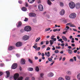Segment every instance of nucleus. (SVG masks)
Masks as SVG:
<instances>
[{
    "mask_svg": "<svg viewBox=\"0 0 80 80\" xmlns=\"http://www.w3.org/2000/svg\"><path fill=\"white\" fill-rule=\"evenodd\" d=\"M69 7L71 8H75V3L73 2H71L69 3Z\"/></svg>",
    "mask_w": 80,
    "mask_h": 80,
    "instance_id": "obj_1",
    "label": "nucleus"
},
{
    "mask_svg": "<svg viewBox=\"0 0 80 80\" xmlns=\"http://www.w3.org/2000/svg\"><path fill=\"white\" fill-rule=\"evenodd\" d=\"M77 17V14L75 13H72L69 15V17L71 18H75Z\"/></svg>",
    "mask_w": 80,
    "mask_h": 80,
    "instance_id": "obj_2",
    "label": "nucleus"
},
{
    "mask_svg": "<svg viewBox=\"0 0 80 80\" xmlns=\"http://www.w3.org/2000/svg\"><path fill=\"white\" fill-rule=\"evenodd\" d=\"M24 30L26 32H30L31 31V27L29 26H26L24 28Z\"/></svg>",
    "mask_w": 80,
    "mask_h": 80,
    "instance_id": "obj_3",
    "label": "nucleus"
},
{
    "mask_svg": "<svg viewBox=\"0 0 80 80\" xmlns=\"http://www.w3.org/2000/svg\"><path fill=\"white\" fill-rule=\"evenodd\" d=\"M29 16L30 17H35L36 16V14L34 13L31 12L29 13Z\"/></svg>",
    "mask_w": 80,
    "mask_h": 80,
    "instance_id": "obj_4",
    "label": "nucleus"
},
{
    "mask_svg": "<svg viewBox=\"0 0 80 80\" xmlns=\"http://www.w3.org/2000/svg\"><path fill=\"white\" fill-rule=\"evenodd\" d=\"M38 8L40 11H42L43 10V7L41 4L38 5Z\"/></svg>",
    "mask_w": 80,
    "mask_h": 80,
    "instance_id": "obj_5",
    "label": "nucleus"
},
{
    "mask_svg": "<svg viewBox=\"0 0 80 80\" xmlns=\"http://www.w3.org/2000/svg\"><path fill=\"white\" fill-rule=\"evenodd\" d=\"M19 77V74L17 73H16L15 74L14 76V79L15 80H16L17 78H18Z\"/></svg>",
    "mask_w": 80,
    "mask_h": 80,
    "instance_id": "obj_6",
    "label": "nucleus"
},
{
    "mask_svg": "<svg viewBox=\"0 0 80 80\" xmlns=\"http://www.w3.org/2000/svg\"><path fill=\"white\" fill-rule=\"evenodd\" d=\"M17 64L14 63L12 66V69H15L16 68H17Z\"/></svg>",
    "mask_w": 80,
    "mask_h": 80,
    "instance_id": "obj_7",
    "label": "nucleus"
},
{
    "mask_svg": "<svg viewBox=\"0 0 80 80\" xmlns=\"http://www.w3.org/2000/svg\"><path fill=\"white\" fill-rule=\"evenodd\" d=\"M29 38V37L28 36H24L22 38L23 40H27Z\"/></svg>",
    "mask_w": 80,
    "mask_h": 80,
    "instance_id": "obj_8",
    "label": "nucleus"
},
{
    "mask_svg": "<svg viewBox=\"0 0 80 80\" xmlns=\"http://www.w3.org/2000/svg\"><path fill=\"white\" fill-rule=\"evenodd\" d=\"M21 45H22V43L20 42H18L16 44V47H21Z\"/></svg>",
    "mask_w": 80,
    "mask_h": 80,
    "instance_id": "obj_9",
    "label": "nucleus"
},
{
    "mask_svg": "<svg viewBox=\"0 0 80 80\" xmlns=\"http://www.w3.org/2000/svg\"><path fill=\"white\" fill-rule=\"evenodd\" d=\"M21 63L22 65L25 64V60L23 59H21Z\"/></svg>",
    "mask_w": 80,
    "mask_h": 80,
    "instance_id": "obj_10",
    "label": "nucleus"
},
{
    "mask_svg": "<svg viewBox=\"0 0 80 80\" xmlns=\"http://www.w3.org/2000/svg\"><path fill=\"white\" fill-rule=\"evenodd\" d=\"M61 15H63L65 14V10L62 9L60 12Z\"/></svg>",
    "mask_w": 80,
    "mask_h": 80,
    "instance_id": "obj_11",
    "label": "nucleus"
},
{
    "mask_svg": "<svg viewBox=\"0 0 80 80\" xmlns=\"http://www.w3.org/2000/svg\"><path fill=\"white\" fill-rule=\"evenodd\" d=\"M76 7L77 9L80 8V3H78L76 4Z\"/></svg>",
    "mask_w": 80,
    "mask_h": 80,
    "instance_id": "obj_12",
    "label": "nucleus"
},
{
    "mask_svg": "<svg viewBox=\"0 0 80 80\" xmlns=\"http://www.w3.org/2000/svg\"><path fill=\"white\" fill-rule=\"evenodd\" d=\"M6 73H7L6 78H8V77H9V76H10V72L8 71H7L6 72Z\"/></svg>",
    "mask_w": 80,
    "mask_h": 80,
    "instance_id": "obj_13",
    "label": "nucleus"
},
{
    "mask_svg": "<svg viewBox=\"0 0 80 80\" xmlns=\"http://www.w3.org/2000/svg\"><path fill=\"white\" fill-rule=\"evenodd\" d=\"M53 76V73L52 72H50L48 74V76L49 77H52Z\"/></svg>",
    "mask_w": 80,
    "mask_h": 80,
    "instance_id": "obj_14",
    "label": "nucleus"
},
{
    "mask_svg": "<svg viewBox=\"0 0 80 80\" xmlns=\"http://www.w3.org/2000/svg\"><path fill=\"white\" fill-rule=\"evenodd\" d=\"M55 36H52L51 37V39L52 40H53L54 41H56L57 40V39L56 38H54V37H55Z\"/></svg>",
    "mask_w": 80,
    "mask_h": 80,
    "instance_id": "obj_15",
    "label": "nucleus"
},
{
    "mask_svg": "<svg viewBox=\"0 0 80 80\" xmlns=\"http://www.w3.org/2000/svg\"><path fill=\"white\" fill-rule=\"evenodd\" d=\"M68 51L69 54H70V55H71V54H72V53H73V51H72L70 49H68Z\"/></svg>",
    "mask_w": 80,
    "mask_h": 80,
    "instance_id": "obj_16",
    "label": "nucleus"
},
{
    "mask_svg": "<svg viewBox=\"0 0 80 80\" xmlns=\"http://www.w3.org/2000/svg\"><path fill=\"white\" fill-rule=\"evenodd\" d=\"M45 55H47V57H49L50 56V52H48V53H47V52H45Z\"/></svg>",
    "mask_w": 80,
    "mask_h": 80,
    "instance_id": "obj_17",
    "label": "nucleus"
},
{
    "mask_svg": "<svg viewBox=\"0 0 80 80\" xmlns=\"http://www.w3.org/2000/svg\"><path fill=\"white\" fill-rule=\"evenodd\" d=\"M22 11L25 12V11H27V8L25 7H23L22 8Z\"/></svg>",
    "mask_w": 80,
    "mask_h": 80,
    "instance_id": "obj_18",
    "label": "nucleus"
},
{
    "mask_svg": "<svg viewBox=\"0 0 80 80\" xmlns=\"http://www.w3.org/2000/svg\"><path fill=\"white\" fill-rule=\"evenodd\" d=\"M62 39L64 40V41H67V38H66V37L65 36H62Z\"/></svg>",
    "mask_w": 80,
    "mask_h": 80,
    "instance_id": "obj_19",
    "label": "nucleus"
},
{
    "mask_svg": "<svg viewBox=\"0 0 80 80\" xmlns=\"http://www.w3.org/2000/svg\"><path fill=\"white\" fill-rule=\"evenodd\" d=\"M22 22H21V21H19L18 22V25L17 26V27H20L22 25Z\"/></svg>",
    "mask_w": 80,
    "mask_h": 80,
    "instance_id": "obj_20",
    "label": "nucleus"
},
{
    "mask_svg": "<svg viewBox=\"0 0 80 80\" xmlns=\"http://www.w3.org/2000/svg\"><path fill=\"white\" fill-rule=\"evenodd\" d=\"M28 71H33V68H28Z\"/></svg>",
    "mask_w": 80,
    "mask_h": 80,
    "instance_id": "obj_21",
    "label": "nucleus"
},
{
    "mask_svg": "<svg viewBox=\"0 0 80 80\" xmlns=\"http://www.w3.org/2000/svg\"><path fill=\"white\" fill-rule=\"evenodd\" d=\"M49 42L51 45H52L53 43H54V41L53 40H50Z\"/></svg>",
    "mask_w": 80,
    "mask_h": 80,
    "instance_id": "obj_22",
    "label": "nucleus"
},
{
    "mask_svg": "<svg viewBox=\"0 0 80 80\" xmlns=\"http://www.w3.org/2000/svg\"><path fill=\"white\" fill-rule=\"evenodd\" d=\"M35 0H28V2H29L30 3H32Z\"/></svg>",
    "mask_w": 80,
    "mask_h": 80,
    "instance_id": "obj_23",
    "label": "nucleus"
},
{
    "mask_svg": "<svg viewBox=\"0 0 80 80\" xmlns=\"http://www.w3.org/2000/svg\"><path fill=\"white\" fill-rule=\"evenodd\" d=\"M35 70L37 72H39V70H40V69H39V68H38V66H37L36 67Z\"/></svg>",
    "mask_w": 80,
    "mask_h": 80,
    "instance_id": "obj_24",
    "label": "nucleus"
},
{
    "mask_svg": "<svg viewBox=\"0 0 80 80\" xmlns=\"http://www.w3.org/2000/svg\"><path fill=\"white\" fill-rule=\"evenodd\" d=\"M65 78H66V79L67 80H70V77L66 76Z\"/></svg>",
    "mask_w": 80,
    "mask_h": 80,
    "instance_id": "obj_25",
    "label": "nucleus"
},
{
    "mask_svg": "<svg viewBox=\"0 0 80 80\" xmlns=\"http://www.w3.org/2000/svg\"><path fill=\"white\" fill-rule=\"evenodd\" d=\"M60 7H63V3L62 2H60Z\"/></svg>",
    "mask_w": 80,
    "mask_h": 80,
    "instance_id": "obj_26",
    "label": "nucleus"
},
{
    "mask_svg": "<svg viewBox=\"0 0 80 80\" xmlns=\"http://www.w3.org/2000/svg\"><path fill=\"white\" fill-rule=\"evenodd\" d=\"M70 27H75V28H76V26L73 24H72L71 25H70Z\"/></svg>",
    "mask_w": 80,
    "mask_h": 80,
    "instance_id": "obj_27",
    "label": "nucleus"
},
{
    "mask_svg": "<svg viewBox=\"0 0 80 80\" xmlns=\"http://www.w3.org/2000/svg\"><path fill=\"white\" fill-rule=\"evenodd\" d=\"M8 50H12L13 49V47L10 46L8 48Z\"/></svg>",
    "mask_w": 80,
    "mask_h": 80,
    "instance_id": "obj_28",
    "label": "nucleus"
},
{
    "mask_svg": "<svg viewBox=\"0 0 80 80\" xmlns=\"http://www.w3.org/2000/svg\"><path fill=\"white\" fill-rule=\"evenodd\" d=\"M23 77H21L18 78V80H23Z\"/></svg>",
    "mask_w": 80,
    "mask_h": 80,
    "instance_id": "obj_29",
    "label": "nucleus"
},
{
    "mask_svg": "<svg viewBox=\"0 0 80 80\" xmlns=\"http://www.w3.org/2000/svg\"><path fill=\"white\" fill-rule=\"evenodd\" d=\"M40 40V38L39 37L38 38H37L36 39L35 41L36 42H38V41H39Z\"/></svg>",
    "mask_w": 80,
    "mask_h": 80,
    "instance_id": "obj_30",
    "label": "nucleus"
},
{
    "mask_svg": "<svg viewBox=\"0 0 80 80\" xmlns=\"http://www.w3.org/2000/svg\"><path fill=\"white\" fill-rule=\"evenodd\" d=\"M48 5H51V4H52V2H50V0H48Z\"/></svg>",
    "mask_w": 80,
    "mask_h": 80,
    "instance_id": "obj_31",
    "label": "nucleus"
},
{
    "mask_svg": "<svg viewBox=\"0 0 80 80\" xmlns=\"http://www.w3.org/2000/svg\"><path fill=\"white\" fill-rule=\"evenodd\" d=\"M77 78L78 80H80V74H79L78 75Z\"/></svg>",
    "mask_w": 80,
    "mask_h": 80,
    "instance_id": "obj_32",
    "label": "nucleus"
},
{
    "mask_svg": "<svg viewBox=\"0 0 80 80\" xmlns=\"http://www.w3.org/2000/svg\"><path fill=\"white\" fill-rule=\"evenodd\" d=\"M28 61L30 63H33V62L32 61V60H31V59H29Z\"/></svg>",
    "mask_w": 80,
    "mask_h": 80,
    "instance_id": "obj_33",
    "label": "nucleus"
},
{
    "mask_svg": "<svg viewBox=\"0 0 80 80\" xmlns=\"http://www.w3.org/2000/svg\"><path fill=\"white\" fill-rule=\"evenodd\" d=\"M51 28H46L45 29V31H49L50 30Z\"/></svg>",
    "mask_w": 80,
    "mask_h": 80,
    "instance_id": "obj_34",
    "label": "nucleus"
},
{
    "mask_svg": "<svg viewBox=\"0 0 80 80\" xmlns=\"http://www.w3.org/2000/svg\"><path fill=\"white\" fill-rule=\"evenodd\" d=\"M58 80H64V79L62 77H60L58 78Z\"/></svg>",
    "mask_w": 80,
    "mask_h": 80,
    "instance_id": "obj_35",
    "label": "nucleus"
},
{
    "mask_svg": "<svg viewBox=\"0 0 80 80\" xmlns=\"http://www.w3.org/2000/svg\"><path fill=\"white\" fill-rule=\"evenodd\" d=\"M28 18H25V19L24 20V21L25 22H27V21H28Z\"/></svg>",
    "mask_w": 80,
    "mask_h": 80,
    "instance_id": "obj_36",
    "label": "nucleus"
},
{
    "mask_svg": "<svg viewBox=\"0 0 80 80\" xmlns=\"http://www.w3.org/2000/svg\"><path fill=\"white\" fill-rule=\"evenodd\" d=\"M33 47L35 49H37V46L36 45H34V46H33Z\"/></svg>",
    "mask_w": 80,
    "mask_h": 80,
    "instance_id": "obj_37",
    "label": "nucleus"
},
{
    "mask_svg": "<svg viewBox=\"0 0 80 80\" xmlns=\"http://www.w3.org/2000/svg\"><path fill=\"white\" fill-rule=\"evenodd\" d=\"M72 23L71 22H69L66 25H71Z\"/></svg>",
    "mask_w": 80,
    "mask_h": 80,
    "instance_id": "obj_38",
    "label": "nucleus"
},
{
    "mask_svg": "<svg viewBox=\"0 0 80 80\" xmlns=\"http://www.w3.org/2000/svg\"><path fill=\"white\" fill-rule=\"evenodd\" d=\"M46 47V46H45V45H43L42 46V49H43V48H45Z\"/></svg>",
    "mask_w": 80,
    "mask_h": 80,
    "instance_id": "obj_39",
    "label": "nucleus"
},
{
    "mask_svg": "<svg viewBox=\"0 0 80 80\" xmlns=\"http://www.w3.org/2000/svg\"><path fill=\"white\" fill-rule=\"evenodd\" d=\"M54 52H55V53H58L59 51H58V50H55Z\"/></svg>",
    "mask_w": 80,
    "mask_h": 80,
    "instance_id": "obj_40",
    "label": "nucleus"
},
{
    "mask_svg": "<svg viewBox=\"0 0 80 80\" xmlns=\"http://www.w3.org/2000/svg\"><path fill=\"white\" fill-rule=\"evenodd\" d=\"M56 49H60V48H61V47H56Z\"/></svg>",
    "mask_w": 80,
    "mask_h": 80,
    "instance_id": "obj_41",
    "label": "nucleus"
},
{
    "mask_svg": "<svg viewBox=\"0 0 80 80\" xmlns=\"http://www.w3.org/2000/svg\"><path fill=\"white\" fill-rule=\"evenodd\" d=\"M48 60H49V62H51V61L52 60V59H51V58H48Z\"/></svg>",
    "mask_w": 80,
    "mask_h": 80,
    "instance_id": "obj_42",
    "label": "nucleus"
},
{
    "mask_svg": "<svg viewBox=\"0 0 80 80\" xmlns=\"http://www.w3.org/2000/svg\"><path fill=\"white\" fill-rule=\"evenodd\" d=\"M67 73L69 75H70L71 74V72L70 71H67Z\"/></svg>",
    "mask_w": 80,
    "mask_h": 80,
    "instance_id": "obj_43",
    "label": "nucleus"
},
{
    "mask_svg": "<svg viewBox=\"0 0 80 80\" xmlns=\"http://www.w3.org/2000/svg\"><path fill=\"white\" fill-rule=\"evenodd\" d=\"M69 61L71 62H73V59H70Z\"/></svg>",
    "mask_w": 80,
    "mask_h": 80,
    "instance_id": "obj_44",
    "label": "nucleus"
},
{
    "mask_svg": "<svg viewBox=\"0 0 80 80\" xmlns=\"http://www.w3.org/2000/svg\"><path fill=\"white\" fill-rule=\"evenodd\" d=\"M40 76L41 77H42V78H43V73H41L40 74Z\"/></svg>",
    "mask_w": 80,
    "mask_h": 80,
    "instance_id": "obj_45",
    "label": "nucleus"
},
{
    "mask_svg": "<svg viewBox=\"0 0 80 80\" xmlns=\"http://www.w3.org/2000/svg\"><path fill=\"white\" fill-rule=\"evenodd\" d=\"M40 50V47H39L36 49V50H38V51H39V50Z\"/></svg>",
    "mask_w": 80,
    "mask_h": 80,
    "instance_id": "obj_46",
    "label": "nucleus"
},
{
    "mask_svg": "<svg viewBox=\"0 0 80 80\" xmlns=\"http://www.w3.org/2000/svg\"><path fill=\"white\" fill-rule=\"evenodd\" d=\"M38 3H41V1L39 0L37 1Z\"/></svg>",
    "mask_w": 80,
    "mask_h": 80,
    "instance_id": "obj_47",
    "label": "nucleus"
},
{
    "mask_svg": "<svg viewBox=\"0 0 80 80\" xmlns=\"http://www.w3.org/2000/svg\"><path fill=\"white\" fill-rule=\"evenodd\" d=\"M49 43V41H46V45H48V44Z\"/></svg>",
    "mask_w": 80,
    "mask_h": 80,
    "instance_id": "obj_48",
    "label": "nucleus"
},
{
    "mask_svg": "<svg viewBox=\"0 0 80 80\" xmlns=\"http://www.w3.org/2000/svg\"><path fill=\"white\" fill-rule=\"evenodd\" d=\"M50 48L49 47H48L46 49V50H50Z\"/></svg>",
    "mask_w": 80,
    "mask_h": 80,
    "instance_id": "obj_49",
    "label": "nucleus"
},
{
    "mask_svg": "<svg viewBox=\"0 0 80 80\" xmlns=\"http://www.w3.org/2000/svg\"><path fill=\"white\" fill-rule=\"evenodd\" d=\"M26 7H28V4L27 2H26Z\"/></svg>",
    "mask_w": 80,
    "mask_h": 80,
    "instance_id": "obj_50",
    "label": "nucleus"
},
{
    "mask_svg": "<svg viewBox=\"0 0 80 80\" xmlns=\"http://www.w3.org/2000/svg\"><path fill=\"white\" fill-rule=\"evenodd\" d=\"M34 58H35V60H37L38 59V57H37V56H35L34 57Z\"/></svg>",
    "mask_w": 80,
    "mask_h": 80,
    "instance_id": "obj_51",
    "label": "nucleus"
},
{
    "mask_svg": "<svg viewBox=\"0 0 80 80\" xmlns=\"http://www.w3.org/2000/svg\"><path fill=\"white\" fill-rule=\"evenodd\" d=\"M16 55L17 57H20V55L18 54H17Z\"/></svg>",
    "mask_w": 80,
    "mask_h": 80,
    "instance_id": "obj_52",
    "label": "nucleus"
},
{
    "mask_svg": "<svg viewBox=\"0 0 80 80\" xmlns=\"http://www.w3.org/2000/svg\"><path fill=\"white\" fill-rule=\"evenodd\" d=\"M18 2L19 3H20V4H21L22 3V1H19Z\"/></svg>",
    "mask_w": 80,
    "mask_h": 80,
    "instance_id": "obj_53",
    "label": "nucleus"
},
{
    "mask_svg": "<svg viewBox=\"0 0 80 80\" xmlns=\"http://www.w3.org/2000/svg\"><path fill=\"white\" fill-rule=\"evenodd\" d=\"M2 75H3V72H0V76H2Z\"/></svg>",
    "mask_w": 80,
    "mask_h": 80,
    "instance_id": "obj_54",
    "label": "nucleus"
},
{
    "mask_svg": "<svg viewBox=\"0 0 80 80\" xmlns=\"http://www.w3.org/2000/svg\"><path fill=\"white\" fill-rule=\"evenodd\" d=\"M71 46H72V47H75V45L74 43H72L71 44Z\"/></svg>",
    "mask_w": 80,
    "mask_h": 80,
    "instance_id": "obj_55",
    "label": "nucleus"
},
{
    "mask_svg": "<svg viewBox=\"0 0 80 80\" xmlns=\"http://www.w3.org/2000/svg\"><path fill=\"white\" fill-rule=\"evenodd\" d=\"M73 58H74L75 61H76L77 59H76V57H74Z\"/></svg>",
    "mask_w": 80,
    "mask_h": 80,
    "instance_id": "obj_56",
    "label": "nucleus"
},
{
    "mask_svg": "<svg viewBox=\"0 0 80 80\" xmlns=\"http://www.w3.org/2000/svg\"><path fill=\"white\" fill-rule=\"evenodd\" d=\"M58 30V29H54L53 30V32H56V31H57Z\"/></svg>",
    "mask_w": 80,
    "mask_h": 80,
    "instance_id": "obj_57",
    "label": "nucleus"
},
{
    "mask_svg": "<svg viewBox=\"0 0 80 80\" xmlns=\"http://www.w3.org/2000/svg\"><path fill=\"white\" fill-rule=\"evenodd\" d=\"M62 47H64V46L65 45V44L64 43H62V44H61V45Z\"/></svg>",
    "mask_w": 80,
    "mask_h": 80,
    "instance_id": "obj_58",
    "label": "nucleus"
},
{
    "mask_svg": "<svg viewBox=\"0 0 80 80\" xmlns=\"http://www.w3.org/2000/svg\"><path fill=\"white\" fill-rule=\"evenodd\" d=\"M68 48L69 49H71V48H72V47L70 46H68Z\"/></svg>",
    "mask_w": 80,
    "mask_h": 80,
    "instance_id": "obj_59",
    "label": "nucleus"
},
{
    "mask_svg": "<svg viewBox=\"0 0 80 80\" xmlns=\"http://www.w3.org/2000/svg\"><path fill=\"white\" fill-rule=\"evenodd\" d=\"M41 55L42 57H44V56H45V54L44 53H42L41 54Z\"/></svg>",
    "mask_w": 80,
    "mask_h": 80,
    "instance_id": "obj_60",
    "label": "nucleus"
},
{
    "mask_svg": "<svg viewBox=\"0 0 80 80\" xmlns=\"http://www.w3.org/2000/svg\"><path fill=\"white\" fill-rule=\"evenodd\" d=\"M65 57H64L62 58V61H65Z\"/></svg>",
    "mask_w": 80,
    "mask_h": 80,
    "instance_id": "obj_61",
    "label": "nucleus"
},
{
    "mask_svg": "<svg viewBox=\"0 0 80 80\" xmlns=\"http://www.w3.org/2000/svg\"><path fill=\"white\" fill-rule=\"evenodd\" d=\"M32 80H35V78L34 77H32Z\"/></svg>",
    "mask_w": 80,
    "mask_h": 80,
    "instance_id": "obj_62",
    "label": "nucleus"
},
{
    "mask_svg": "<svg viewBox=\"0 0 80 80\" xmlns=\"http://www.w3.org/2000/svg\"><path fill=\"white\" fill-rule=\"evenodd\" d=\"M58 41H59V42H62V39H60L59 40H58Z\"/></svg>",
    "mask_w": 80,
    "mask_h": 80,
    "instance_id": "obj_63",
    "label": "nucleus"
},
{
    "mask_svg": "<svg viewBox=\"0 0 80 80\" xmlns=\"http://www.w3.org/2000/svg\"><path fill=\"white\" fill-rule=\"evenodd\" d=\"M38 55H41V53H40V52H38Z\"/></svg>",
    "mask_w": 80,
    "mask_h": 80,
    "instance_id": "obj_64",
    "label": "nucleus"
}]
</instances>
